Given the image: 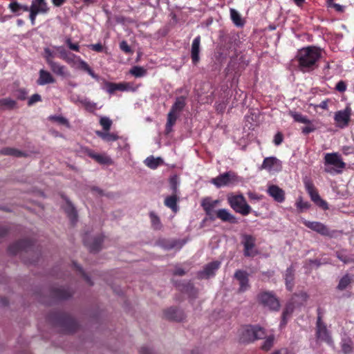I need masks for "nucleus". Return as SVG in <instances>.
<instances>
[{"mask_svg":"<svg viewBox=\"0 0 354 354\" xmlns=\"http://www.w3.org/2000/svg\"><path fill=\"white\" fill-rule=\"evenodd\" d=\"M321 56V49L315 46H308L300 49L297 55L300 69L304 72L313 71L315 68Z\"/></svg>","mask_w":354,"mask_h":354,"instance_id":"obj_1","label":"nucleus"},{"mask_svg":"<svg viewBox=\"0 0 354 354\" xmlns=\"http://www.w3.org/2000/svg\"><path fill=\"white\" fill-rule=\"evenodd\" d=\"M325 171L329 174H339L346 164L337 153H328L324 156Z\"/></svg>","mask_w":354,"mask_h":354,"instance_id":"obj_2","label":"nucleus"},{"mask_svg":"<svg viewBox=\"0 0 354 354\" xmlns=\"http://www.w3.org/2000/svg\"><path fill=\"white\" fill-rule=\"evenodd\" d=\"M266 336L263 328L253 326H245L240 331V341L244 343L251 342Z\"/></svg>","mask_w":354,"mask_h":354,"instance_id":"obj_3","label":"nucleus"},{"mask_svg":"<svg viewBox=\"0 0 354 354\" xmlns=\"http://www.w3.org/2000/svg\"><path fill=\"white\" fill-rule=\"evenodd\" d=\"M230 207L236 212L246 216L251 212V207L246 203L243 195H230L227 197Z\"/></svg>","mask_w":354,"mask_h":354,"instance_id":"obj_4","label":"nucleus"},{"mask_svg":"<svg viewBox=\"0 0 354 354\" xmlns=\"http://www.w3.org/2000/svg\"><path fill=\"white\" fill-rule=\"evenodd\" d=\"M241 180L240 178L232 171L225 172L212 178L210 182L216 187L230 186Z\"/></svg>","mask_w":354,"mask_h":354,"instance_id":"obj_5","label":"nucleus"},{"mask_svg":"<svg viewBox=\"0 0 354 354\" xmlns=\"http://www.w3.org/2000/svg\"><path fill=\"white\" fill-rule=\"evenodd\" d=\"M352 113L351 108L347 106L344 110H340L335 113L334 120L336 126L340 129H344L348 126Z\"/></svg>","mask_w":354,"mask_h":354,"instance_id":"obj_6","label":"nucleus"},{"mask_svg":"<svg viewBox=\"0 0 354 354\" xmlns=\"http://www.w3.org/2000/svg\"><path fill=\"white\" fill-rule=\"evenodd\" d=\"M316 335L318 340L324 342L330 346L333 345L330 332L327 329L326 326L322 322L320 316H318L317 321Z\"/></svg>","mask_w":354,"mask_h":354,"instance_id":"obj_7","label":"nucleus"},{"mask_svg":"<svg viewBox=\"0 0 354 354\" xmlns=\"http://www.w3.org/2000/svg\"><path fill=\"white\" fill-rule=\"evenodd\" d=\"M260 302L266 307L272 310L279 308V302L271 292H263L259 295Z\"/></svg>","mask_w":354,"mask_h":354,"instance_id":"obj_8","label":"nucleus"},{"mask_svg":"<svg viewBox=\"0 0 354 354\" xmlns=\"http://www.w3.org/2000/svg\"><path fill=\"white\" fill-rule=\"evenodd\" d=\"M261 169L268 171H279L281 169V162L275 157L266 158Z\"/></svg>","mask_w":354,"mask_h":354,"instance_id":"obj_9","label":"nucleus"},{"mask_svg":"<svg viewBox=\"0 0 354 354\" xmlns=\"http://www.w3.org/2000/svg\"><path fill=\"white\" fill-rule=\"evenodd\" d=\"M255 239L251 235H243L242 237V243L244 246V254L245 256H254Z\"/></svg>","mask_w":354,"mask_h":354,"instance_id":"obj_10","label":"nucleus"},{"mask_svg":"<svg viewBox=\"0 0 354 354\" xmlns=\"http://www.w3.org/2000/svg\"><path fill=\"white\" fill-rule=\"evenodd\" d=\"M268 194L273 198V199L278 202L282 203L285 200V192L277 185H271L268 187Z\"/></svg>","mask_w":354,"mask_h":354,"instance_id":"obj_11","label":"nucleus"},{"mask_svg":"<svg viewBox=\"0 0 354 354\" xmlns=\"http://www.w3.org/2000/svg\"><path fill=\"white\" fill-rule=\"evenodd\" d=\"M234 277L239 282V291L244 292L249 288L248 274L246 272L237 270L234 274Z\"/></svg>","mask_w":354,"mask_h":354,"instance_id":"obj_12","label":"nucleus"},{"mask_svg":"<svg viewBox=\"0 0 354 354\" xmlns=\"http://www.w3.org/2000/svg\"><path fill=\"white\" fill-rule=\"evenodd\" d=\"M304 224L307 227L319 233L322 235H328L329 234V231L326 226L322 223L316 221H304Z\"/></svg>","mask_w":354,"mask_h":354,"instance_id":"obj_13","label":"nucleus"},{"mask_svg":"<svg viewBox=\"0 0 354 354\" xmlns=\"http://www.w3.org/2000/svg\"><path fill=\"white\" fill-rule=\"evenodd\" d=\"M50 70L53 73L62 77H68L70 75L69 71L67 70L66 67L64 65L60 64L59 63L55 61H49L48 64Z\"/></svg>","mask_w":354,"mask_h":354,"instance_id":"obj_14","label":"nucleus"},{"mask_svg":"<svg viewBox=\"0 0 354 354\" xmlns=\"http://www.w3.org/2000/svg\"><path fill=\"white\" fill-rule=\"evenodd\" d=\"M55 82V79L53 77L52 74L44 70L41 69L39 72V77L37 80L38 85L44 86L48 84H53Z\"/></svg>","mask_w":354,"mask_h":354,"instance_id":"obj_15","label":"nucleus"},{"mask_svg":"<svg viewBox=\"0 0 354 354\" xmlns=\"http://www.w3.org/2000/svg\"><path fill=\"white\" fill-rule=\"evenodd\" d=\"M220 262L213 261L207 264L204 270L199 273L201 278H209L215 274V272L218 269Z\"/></svg>","mask_w":354,"mask_h":354,"instance_id":"obj_16","label":"nucleus"},{"mask_svg":"<svg viewBox=\"0 0 354 354\" xmlns=\"http://www.w3.org/2000/svg\"><path fill=\"white\" fill-rule=\"evenodd\" d=\"M200 44H201V37L197 36L195 37L192 44L191 48V57L192 59V62L194 64H196L199 59V53H200Z\"/></svg>","mask_w":354,"mask_h":354,"instance_id":"obj_17","label":"nucleus"},{"mask_svg":"<svg viewBox=\"0 0 354 354\" xmlns=\"http://www.w3.org/2000/svg\"><path fill=\"white\" fill-rule=\"evenodd\" d=\"M102 242V237L98 236L95 238H90L89 236L86 235L84 237V244L91 250L97 251L99 250L100 245Z\"/></svg>","mask_w":354,"mask_h":354,"instance_id":"obj_18","label":"nucleus"},{"mask_svg":"<svg viewBox=\"0 0 354 354\" xmlns=\"http://www.w3.org/2000/svg\"><path fill=\"white\" fill-rule=\"evenodd\" d=\"M73 68L84 71L87 72L95 80H99L98 75H96L93 71V70L91 68V67L88 66V64L85 61L82 59L80 57L75 62V64L73 66Z\"/></svg>","mask_w":354,"mask_h":354,"instance_id":"obj_19","label":"nucleus"},{"mask_svg":"<svg viewBox=\"0 0 354 354\" xmlns=\"http://www.w3.org/2000/svg\"><path fill=\"white\" fill-rule=\"evenodd\" d=\"M164 315L167 319L175 321H181L184 318L183 311L174 308H170L166 310Z\"/></svg>","mask_w":354,"mask_h":354,"instance_id":"obj_20","label":"nucleus"},{"mask_svg":"<svg viewBox=\"0 0 354 354\" xmlns=\"http://www.w3.org/2000/svg\"><path fill=\"white\" fill-rule=\"evenodd\" d=\"M216 216L221 221L230 223H236V218L226 209H220L216 212Z\"/></svg>","mask_w":354,"mask_h":354,"instance_id":"obj_21","label":"nucleus"},{"mask_svg":"<svg viewBox=\"0 0 354 354\" xmlns=\"http://www.w3.org/2000/svg\"><path fill=\"white\" fill-rule=\"evenodd\" d=\"M85 152L89 157L92 158L99 163L107 164L111 161V159L109 156L104 154L96 153L91 149H86Z\"/></svg>","mask_w":354,"mask_h":354,"instance_id":"obj_22","label":"nucleus"},{"mask_svg":"<svg viewBox=\"0 0 354 354\" xmlns=\"http://www.w3.org/2000/svg\"><path fill=\"white\" fill-rule=\"evenodd\" d=\"M219 203L218 200L212 201L209 198H205L202 201L201 205L207 215H211L214 207Z\"/></svg>","mask_w":354,"mask_h":354,"instance_id":"obj_23","label":"nucleus"},{"mask_svg":"<svg viewBox=\"0 0 354 354\" xmlns=\"http://www.w3.org/2000/svg\"><path fill=\"white\" fill-rule=\"evenodd\" d=\"M73 100L75 103H80L87 111L91 112L94 111L97 108L96 103L91 102L89 99L86 97L80 98L78 97L77 99H73Z\"/></svg>","mask_w":354,"mask_h":354,"instance_id":"obj_24","label":"nucleus"},{"mask_svg":"<svg viewBox=\"0 0 354 354\" xmlns=\"http://www.w3.org/2000/svg\"><path fill=\"white\" fill-rule=\"evenodd\" d=\"M30 8L39 13H45L48 11V6L45 0H32Z\"/></svg>","mask_w":354,"mask_h":354,"instance_id":"obj_25","label":"nucleus"},{"mask_svg":"<svg viewBox=\"0 0 354 354\" xmlns=\"http://www.w3.org/2000/svg\"><path fill=\"white\" fill-rule=\"evenodd\" d=\"M185 104V98L183 96L178 97L176 99L174 104L171 106L170 112H173L174 113L180 115V113L183 111Z\"/></svg>","mask_w":354,"mask_h":354,"instance_id":"obj_26","label":"nucleus"},{"mask_svg":"<svg viewBox=\"0 0 354 354\" xmlns=\"http://www.w3.org/2000/svg\"><path fill=\"white\" fill-rule=\"evenodd\" d=\"M179 117L178 115L174 113L173 112H169L167 115V123L165 126V133L169 134L172 131V127L175 124L178 118Z\"/></svg>","mask_w":354,"mask_h":354,"instance_id":"obj_27","label":"nucleus"},{"mask_svg":"<svg viewBox=\"0 0 354 354\" xmlns=\"http://www.w3.org/2000/svg\"><path fill=\"white\" fill-rule=\"evenodd\" d=\"M162 162L160 158H154L153 156H149L145 160V164L150 169H155Z\"/></svg>","mask_w":354,"mask_h":354,"instance_id":"obj_28","label":"nucleus"},{"mask_svg":"<svg viewBox=\"0 0 354 354\" xmlns=\"http://www.w3.org/2000/svg\"><path fill=\"white\" fill-rule=\"evenodd\" d=\"M8 7L12 12L17 15H19L21 12H28L29 10L28 6L19 4L16 1L11 2Z\"/></svg>","mask_w":354,"mask_h":354,"instance_id":"obj_29","label":"nucleus"},{"mask_svg":"<svg viewBox=\"0 0 354 354\" xmlns=\"http://www.w3.org/2000/svg\"><path fill=\"white\" fill-rule=\"evenodd\" d=\"M309 195L311 198V200L314 201L317 205H319L324 209H327L328 208L327 203L320 198L317 190L310 193Z\"/></svg>","mask_w":354,"mask_h":354,"instance_id":"obj_30","label":"nucleus"},{"mask_svg":"<svg viewBox=\"0 0 354 354\" xmlns=\"http://www.w3.org/2000/svg\"><path fill=\"white\" fill-rule=\"evenodd\" d=\"M295 122L303 124H310V120L300 113L290 111L289 113Z\"/></svg>","mask_w":354,"mask_h":354,"instance_id":"obj_31","label":"nucleus"},{"mask_svg":"<svg viewBox=\"0 0 354 354\" xmlns=\"http://www.w3.org/2000/svg\"><path fill=\"white\" fill-rule=\"evenodd\" d=\"M165 205L171 209L174 212H176L178 210L177 205V196L175 195L169 196L166 198L165 201Z\"/></svg>","mask_w":354,"mask_h":354,"instance_id":"obj_32","label":"nucleus"},{"mask_svg":"<svg viewBox=\"0 0 354 354\" xmlns=\"http://www.w3.org/2000/svg\"><path fill=\"white\" fill-rule=\"evenodd\" d=\"M294 279V271L291 268H288L285 274V280L287 288L291 290L292 287V281Z\"/></svg>","mask_w":354,"mask_h":354,"instance_id":"obj_33","label":"nucleus"},{"mask_svg":"<svg viewBox=\"0 0 354 354\" xmlns=\"http://www.w3.org/2000/svg\"><path fill=\"white\" fill-rule=\"evenodd\" d=\"M129 73L136 77H141L146 75L147 70L142 66H136L131 68Z\"/></svg>","mask_w":354,"mask_h":354,"instance_id":"obj_34","label":"nucleus"},{"mask_svg":"<svg viewBox=\"0 0 354 354\" xmlns=\"http://www.w3.org/2000/svg\"><path fill=\"white\" fill-rule=\"evenodd\" d=\"M0 106L5 109H12L16 106V102L11 98L0 100Z\"/></svg>","mask_w":354,"mask_h":354,"instance_id":"obj_35","label":"nucleus"},{"mask_svg":"<svg viewBox=\"0 0 354 354\" xmlns=\"http://www.w3.org/2000/svg\"><path fill=\"white\" fill-rule=\"evenodd\" d=\"M66 213L68 214L69 218L71 219V221L73 222L77 217V213L74 208V207L72 205V204L66 201V207H64Z\"/></svg>","mask_w":354,"mask_h":354,"instance_id":"obj_36","label":"nucleus"},{"mask_svg":"<svg viewBox=\"0 0 354 354\" xmlns=\"http://www.w3.org/2000/svg\"><path fill=\"white\" fill-rule=\"evenodd\" d=\"M230 17L232 21L237 26H241L243 25V22L241 19V17L239 13L234 9H230Z\"/></svg>","mask_w":354,"mask_h":354,"instance_id":"obj_37","label":"nucleus"},{"mask_svg":"<svg viewBox=\"0 0 354 354\" xmlns=\"http://www.w3.org/2000/svg\"><path fill=\"white\" fill-rule=\"evenodd\" d=\"M292 310H293V308H292V305L290 304L286 306V309L283 310V314H282V320L280 324L281 327H283L286 324L287 319H288V317L290 315V314L292 313Z\"/></svg>","mask_w":354,"mask_h":354,"instance_id":"obj_38","label":"nucleus"},{"mask_svg":"<svg viewBox=\"0 0 354 354\" xmlns=\"http://www.w3.org/2000/svg\"><path fill=\"white\" fill-rule=\"evenodd\" d=\"M149 217L152 227L155 230L160 229L162 225L159 217L154 212H150Z\"/></svg>","mask_w":354,"mask_h":354,"instance_id":"obj_39","label":"nucleus"},{"mask_svg":"<svg viewBox=\"0 0 354 354\" xmlns=\"http://www.w3.org/2000/svg\"><path fill=\"white\" fill-rule=\"evenodd\" d=\"M274 336L273 335H269L268 336L263 345L261 346V348L263 350V351H268L270 350L272 346H273V344H274Z\"/></svg>","mask_w":354,"mask_h":354,"instance_id":"obj_40","label":"nucleus"},{"mask_svg":"<svg viewBox=\"0 0 354 354\" xmlns=\"http://www.w3.org/2000/svg\"><path fill=\"white\" fill-rule=\"evenodd\" d=\"M100 123L103 127V129L108 131L111 127L112 121L108 117H101Z\"/></svg>","mask_w":354,"mask_h":354,"instance_id":"obj_41","label":"nucleus"},{"mask_svg":"<svg viewBox=\"0 0 354 354\" xmlns=\"http://www.w3.org/2000/svg\"><path fill=\"white\" fill-rule=\"evenodd\" d=\"M352 342L350 339H343L342 342V348L344 353H349L352 351Z\"/></svg>","mask_w":354,"mask_h":354,"instance_id":"obj_42","label":"nucleus"},{"mask_svg":"<svg viewBox=\"0 0 354 354\" xmlns=\"http://www.w3.org/2000/svg\"><path fill=\"white\" fill-rule=\"evenodd\" d=\"M2 153H3L5 155L14 156H17V157H19V156H23V153L22 152H21L20 151L17 150L15 149H13V148H6V149H4L2 151Z\"/></svg>","mask_w":354,"mask_h":354,"instance_id":"obj_43","label":"nucleus"},{"mask_svg":"<svg viewBox=\"0 0 354 354\" xmlns=\"http://www.w3.org/2000/svg\"><path fill=\"white\" fill-rule=\"evenodd\" d=\"M79 58L80 57L75 55L73 53H69L64 61H65L66 63L71 65V67H73Z\"/></svg>","mask_w":354,"mask_h":354,"instance_id":"obj_44","label":"nucleus"},{"mask_svg":"<svg viewBox=\"0 0 354 354\" xmlns=\"http://www.w3.org/2000/svg\"><path fill=\"white\" fill-rule=\"evenodd\" d=\"M55 50L59 53V57L62 59H64L67 55L69 53L64 46H53Z\"/></svg>","mask_w":354,"mask_h":354,"instance_id":"obj_45","label":"nucleus"},{"mask_svg":"<svg viewBox=\"0 0 354 354\" xmlns=\"http://www.w3.org/2000/svg\"><path fill=\"white\" fill-rule=\"evenodd\" d=\"M44 57L46 59L47 64H49V61H53V59L55 57V53L50 48H46L44 49Z\"/></svg>","mask_w":354,"mask_h":354,"instance_id":"obj_46","label":"nucleus"},{"mask_svg":"<svg viewBox=\"0 0 354 354\" xmlns=\"http://www.w3.org/2000/svg\"><path fill=\"white\" fill-rule=\"evenodd\" d=\"M49 119L59 124L68 126V122L64 117L60 115H51L49 117Z\"/></svg>","mask_w":354,"mask_h":354,"instance_id":"obj_47","label":"nucleus"},{"mask_svg":"<svg viewBox=\"0 0 354 354\" xmlns=\"http://www.w3.org/2000/svg\"><path fill=\"white\" fill-rule=\"evenodd\" d=\"M350 282H351V279L348 275L343 277L339 282L338 288L339 290L345 289L348 286V285L350 283Z\"/></svg>","mask_w":354,"mask_h":354,"instance_id":"obj_48","label":"nucleus"},{"mask_svg":"<svg viewBox=\"0 0 354 354\" xmlns=\"http://www.w3.org/2000/svg\"><path fill=\"white\" fill-rule=\"evenodd\" d=\"M117 91H126L131 89V85L127 82L115 83Z\"/></svg>","mask_w":354,"mask_h":354,"instance_id":"obj_49","label":"nucleus"},{"mask_svg":"<svg viewBox=\"0 0 354 354\" xmlns=\"http://www.w3.org/2000/svg\"><path fill=\"white\" fill-rule=\"evenodd\" d=\"M104 89H105L109 93H113L115 91H117L115 83H112L109 82H104Z\"/></svg>","mask_w":354,"mask_h":354,"instance_id":"obj_50","label":"nucleus"},{"mask_svg":"<svg viewBox=\"0 0 354 354\" xmlns=\"http://www.w3.org/2000/svg\"><path fill=\"white\" fill-rule=\"evenodd\" d=\"M297 207L300 210L306 209L310 207V205L308 202H305L302 200L301 198H299L296 203Z\"/></svg>","mask_w":354,"mask_h":354,"instance_id":"obj_51","label":"nucleus"},{"mask_svg":"<svg viewBox=\"0 0 354 354\" xmlns=\"http://www.w3.org/2000/svg\"><path fill=\"white\" fill-rule=\"evenodd\" d=\"M120 49L126 53H132L133 51L131 50V48H130V46L128 45L127 42L126 41H122L120 43Z\"/></svg>","mask_w":354,"mask_h":354,"instance_id":"obj_52","label":"nucleus"},{"mask_svg":"<svg viewBox=\"0 0 354 354\" xmlns=\"http://www.w3.org/2000/svg\"><path fill=\"white\" fill-rule=\"evenodd\" d=\"M304 185H305V188H306L307 192L308 193V194L310 193L313 192H315L316 190L314 185L309 180H306L304 181Z\"/></svg>","mask_w":354,"mask_h":354,"instance_id":"obj_53","label":"nucleus"},{"mask_svg":"<svg viewBox=\"0 0 354 354\" xmlns=\"http://www.w3.org/2000/svg\"><path fill=\"white\" fill-rule=\"evenodd\" d=\"M71 292L65 289H59L57 293V297L60 299H66L71 296Z\"/></svg>","mask_w":354,"mask_h":354,"instance_id":"obj_54","label":"nucleus"},{"mask_svg":"<svg viewBox=\"0 0 354 354\" xmlns=\"http://www.w3.org/2000/svg\"><path fill=\"white\" fill-rule=\"evenodd\" d=\"M41 100V97L39 94H34L28 100V104L31 106L35 102H40Z\"/></svg>","mask_w":354,"mask_h":354,"instance_id":"obj_55","label":"nucleus"},{"mask_svg":"<svg viewBox=\"0 0 354 354\" xmlns=\"http://www.w3.org/2000/svg\"><path fill=\"white\" fill-rule=\"evenodd\" d=\"M308 124V126L302 128V133L304 134H308L315 130V127L314 125L312 124L311 122H310V124Z\"/></svg>","mask_w":354,"mask_h":354,"instance_id":"obj_56","label":"nucleus"},{"mask_svg":"<svg viewBox=\"0 0 354 354\" xmlns=\"http://www.w3.org/2000/svg\"><path fill=\"white\" fill-rule=\"evenodd\" d=\"M335 88L337 91H338L339 92H344L346 89V84L344 82L339 81L336 84Z\"/></svg>","mask_w":354,"mask_h":354,"instance_id":"obj_57","label":"nucleus"},{"mask_svg":"<svg viewBox=\"0 0 354 354\" xmlns=\"http://www.w3.org/2000/svg\"><path fill=\"white\" fill-rule=\"evenodd\" d=\"M24 249L22 243H18L15 245L10 246L9 250L12 253H17L18 250Z\"/></svg>","mask_w":354,"mask_h":354,"instance_id":"obj_58","label":"nucleus"},{"mask_svg":"<svg viewBox=\"0 0 354 354\" xmlns=\"http://www.w3.org/2000/svg\"><path fill=\"white\" fill-rule=\"evenodd\" d=\"M330 7L335 8V10L339 12H343L344 11V6L335 3L330 4Z\"/></svg>","mask_w":354,"mask_h":354,"instance_id":"obj_59","label":"nucleus"},{"mask_svg":"<svg viewBox=\"0 0 354 354\" xmlns=\"http://www.w3.org/2000/svg\"><path fill=\"white\" fill-rule=\"evenodd\" d=\"M283 141V136L281 133H278L275 135L274 142L276 145H279Z\"/></svg>","mask_w":354,"mask_h":354,"instance_id":"obj_60","label":"nucleus"},{"mask_svg":"<svg viewBox=\"0 0 354 354\" xmlns=\"http://www.w3.org/2000/svg\"><path fill=\"white\" fill-rule=\"evenodd\" d=\"M118 136L116 134L110 133L108 132L105 141L106 142L115 141V140H118Z\"/></svg>","mask_w":354,"mask_h":354,"instance_id":"obj_61","label":"nucleus"},{"mask_svg":"<svg viewBox=\"0 0 354 354\" xmlns=\"http://www.w3.org/2000/svg\"><path fill=\"white\" fill-rule=\"evenodd\" d=\"M30 12V20L32 21V24H34V21L35 19V17L37 16V14H39V12H36L30 8H29V10Z\"/></svg>","mask_w":354,"mask_h":354,"instance_id":"obj_62","label":"nucleus"},{"mask_svg":"<svg viewBox=\"0 0 354 354\" xmlns=\"http://www.w3.org/2000/svg\"><path fill=\"white\" fill-rule=\"evenodd\" d=\"M140 354H153L152 351L147 347H142L140 351Z\"/></svg>","mask_w":354,"mask_h":354,"instance_id":"obj_63","label":"nucleus"},{"mask_svg":"<svg viewBox=\"0 0 354 354\" xmlns=\"http://www.w3.org/2000/svg\"><path fill=\"white\" fill-rule=\"evenodd\" d=\"M91 48L97 52H100L102 50V46L100 44H93Z\"/></svg>","mask_w":354,"mask_h":354,"instance_id":"obj_64","label":"nucleus"}]
</instances>
